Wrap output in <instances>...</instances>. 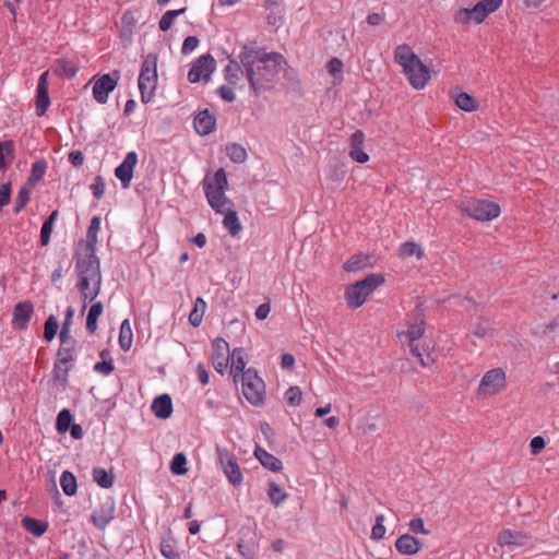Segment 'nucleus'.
<instances>
[{
  "mask_svg": "<svg viewBox=\"0 0 559 559\" xmlns=\"http://www.w3.org/2000/svg\"><path fill=\"white\" fill-rule=\"evenodd\" d=\"M399 255L403 259L415 255L418 260L423 259L425 255L424 249L420 245L408 241L404 242L399 249Z\"/></svg>",
  "mask_w": 559,
  "mask_h": 559,
  "instance_id": "nucleus-33",
  "label": "nucleus"
},
{
  "mask_svg": "<svg viewBox=\"0 0 559 559\" xmlns=\"http://www.w3.org/2000/svg\"><path fill=\"white\" fill-rule=\"evenodd\" d=\"M526 542V536L512 530H503L498 535L500 546H522Z\"/></svg>",
  "mask_w": 559,
  "mask_h": 559,
  "instance_id": "nucleus-25",
  "label": "nucleus"
},
{
  "mask_svg": "<svg viewBox=\"0 0 559 559\" xmlns=\"http://www.w3.org/2000/svg\"><path fill=\"white\" fill-rule=\"evenodd\" d=\"M394 61L402 67L409 85L423 90L430 80V70L407 44L399 45L394 50Z\"/></svg>",
  "mask_w": 559,
  "mask_h": 559,
  "instance_id": "nucleus-3",
  "label": "nucleus"
},
{
  "mask_svg": "<svg viewBox=\"0 0 559 559\" xmlns=\"http://www.w3.org/2000/svg\"><path fill=\"white\" fill-rule=\"evenodd\" d=\"M119 72L105 73L94 79L93 84V97L98 104H106L109 98V94L118 85Z\"/></svg>",
  "mask_w": 559,
  "mask_h": 559,
  "instance_id": "nucleus-12",
  "label": "nucleus"
},
{
  "mask_svg": "<svg viewBox=\"0 0 559 559\" xmlns=\"http://www.w3.org/2000/svg\"><path fill=\"white\" fill-rule=\"evenodd\" d=\"M394 546L401 555L412 556L418 554L424 544L411 534H403L395 540Z\"/></svg>",
  "mask_w": 559,
  "mask_h": 559,
  "instance_id": "nucleus-19",
  "label": "nucleus"
},
{
  "mask_svg": "<svg viewBox=\"0 0 559 559\" xmlns=\"http://www.w3.org/2000/svg\"><path fill=\"white\" fill-rule=\"evenodd\" d=\"M227 156L234 163H243L247 159V151L243 146L237 143H231L226 146Z\"/></svg>",
  "mask_w": 559,
  "mask_h": 559,
  "instance_id": "nucleus-40",
  "label": "nucleus"
},
{
  "mask_svg": "<svg viewBox=\"0 0 559 559\" xmlns=\"http://www.w3.org/2000/svg\"><path fill=\"white\" fill-rule=\"evenodd\" d=\"M503 3V0H481L473 8L460 9L454 14V21L459 24L474 22L480 24L490 13L496 12Z\"/></svg>",
  "mask_w": 559,
  "mask_h": 559,
  "instance_id": "nucleus-7",
  "label": "nucleus"
},
{
  "mask_svg": "<svg viewBox=\"0 0 559 559\" xmlns=\"http://www.w3.org/2000/svg\"><path fill=\"white\" fill-rule=\"evenodd\" d=\"M72 415L69 409L63 408L57 416L56 428L59 433H66L72 426Z\"/></svg>",
  "mask_w": 559,
  "mask_h": 559,
  "instance_id": "nucleus-41",
  "label": "nucleus"
},
{
  "mask_svg": "<svg viewBox=\"0 0 559 559\" xmlns=\"http://www.w3.org/2000/svg\"><path fill=\"white\" fill-rule=\"evenodd\" d=\"M424 325H425L424 316H423L421 311L416 310L407 323V329L405 331L399 333V337L402 341H403V338H405V342H407V345L411 348L412 355L417 357L424 367H427L430 364V357H429V355H427L425 358L423 353L420 352L418 345L416 344V341H418L424 335V332H425Z\"/></svg>",
  "mask_w": 559,
  "mask_h": 559,
  "instance_id": "nucleus-6",
  "label": "nucleus"
},
{
  "mask_svg": "<svg viewBox=\"0 0 559 559\" xmlns=\"http://www.w3.org/2000/svg\"><path fill=\"white\" fill-rule=\"evenodd\" d=\"M198 45L199 39L195 36H189L185 39L182 44L181 52L183 55H189L198 47Z\"/></svg>",
  "mask_w": 559,
  "mask_h": 559,
  "instance_id": "nucleus-56",
  "label": "nucleus"
},
{
  "mask_svg": "<svg viewBox=\"0 0 559 559\" xmlns=\"http://www.w3.org/2000/svg\"><path fill=\"white\" fill-rule=\"evenodd\" d=\"M507 388V373L506 371L498 367L492 368L484 373L481 377L478 386H477V395L483 399H488L495 395H498Z\"/></svg>",
  "mask_w": 559,
  "mask_h": 559,
  "instance_id": "nucleus-10",
  "label": "nucleus"
},
{
  "mask_svg": "<svg viewBox=\"0 0 559 559\" xmlns=\"http://www.w3.org/2000/svg\"><path fill=\"white\" fill-rule=\"evenodd\" d=\"M241 392L253 406L263 404L265 400V383L253 368H248L241 378Z\"/></svg>",
  "mask_w": 559,
  "mask_h": 559,
  "instance_id": "nucleus-8",
  "label": "nucleus"
},
{
  "mask_svg": "<svg viewBox=\"0 0 559 559\" xmlns=\"http://www.w3.org/2000/svg\"><path fill=\"white\" fill-rule=\"evenodd\" d=\"M473 334L480 338H486L492 336V329L490 328L488 322L484 324H479L473 331Z\"/></svg>",
  "mask_w": 559,
  "mask_h": 559,
  "instance_id": "nucleus-61",
  "label": "nucleus"
},
{
  "mask_svg": "<svg viewBox=\"0 0 559 559\" xmlns=\"http://www.w3.org/2000/svg\"><path fill=\"white\" fill-rule=\"evenodd\" d=\"M92 476L93 480L102 488L108 489L114 485V475L103 467H94Z\"/></svg>",
  "mask_w": 559,
  "mask_h": 559,
  "instance_id": "nucleus-32",
  "label": "nucleus"
},
{
  "mask_svg": "<svg viewBox=\"0 0 559 559\" xmlns=\"http://www.w3.org/2000/svg\"><path fill=\"white\" fill-rule=\"evenodd\" d=\"M218 94L225 102L231 103L236 99V93L233 88V85H222L218 88Z\"/></svg>",
  "mask_w": 559,
  "mask_h": 559,
  "instance_id": "nucleus-55",
  "label": "nucleus"
},
{
  "mask_svg": "<svg viewBox=\"0 0 559 559\" xmlns=\"http://www.w3.org/2000/svg\"><path fill=\"white\" fill-rule=\"evenodd\" d=\"M68 160L75 167H80L84 163V156L81 151H72L68 155Z\"/></svg>",
  "mask_w": 559,
  "mask_h": 559,
  "instance_id": "nucleus-62",
  "label": "nucleus"
},
{
  "mask_svg": "<svg viewBox=\"0 0 559 559\" xmlns=\"http://www.w3.org/2000/svg\"><path fill=\"white\" fill-rule=\"evenodd\" d=\"M459 209L463 214L480 222L492 221L501 213L500 206L497 203L480 199L463 201Z\"/></svg>",
  "mask_w": 559,
  "mask_h": 559,
  "instance_id": "nucleus-9",
  "label": "nucleus"
},
{
  "mask_svg": "<svg viewBox=\"0 0 559 559\" xmlns=\"http://www.w3.org/2000/svg\"><path fill=\"white\" fill-rule=\"evenodd\" d=\"M408 525H409V530L414 534H424V535L429 534V531H427L425 528V524H424V521L421 518H415V519L411 520Z\"/></svg>",
  "mask_w": 559,
  "mask_h": 559,
  "instance_id": "nucleus-54",
  "label": "nucleus"
},
{
  "mask_svg": "<svg viewBox=\"0 0 559 559\" xmlns=\"http://www.w3.org/2000/svg\"><path fill=\"white\" fill-rule=\"evenodd\" d=\"M357 429L362 435H369L378 430V425L376 424L374 418L371 415H365L358 419Z\"/></svg>",
  "mask_w": 559,
  "mask_h": 559,
  "instance_id": "nucleus-42",
  "label": "nucleus"
},
{
  "mask_svg": "<svg viewBox=\"0 0 559 559\" xmlns=\"http://www.w3.org/2000/svg\"><path fill=\"white\" fill-rule=\"evenodd\" d=\"M133 334L128 319L123 320L119 331V345L122 350L127 352L131 348Z\"/></svg>",
  "mask_w": 559,
  "mask_h": 559,
  "instance_id": "nucleus-31",
  "label": "nucleus"
},
{
  "mask_svg": "<svg viewBox=\"0 0 559 559\" xmlns=\"http://www.w3.org/2000/svg\"><path fill=\"white\" fill-rule=\"evenodd\" d=\"M267 496L275 508L288 498V493L275 483L269 485Z\"/></svg>",
  "mask_w": 559,
  "mask_h": 559,
  "instance_id": "nucleus-38",
  "label": "nucleus"
},
{
  "mask_svg": "<svg viewBox=\"0 0 559 559\" xmlns=\"http://www.w3.org/2000/svg\"><path fill=\"white\" fill-rule=\"evenodd\" d=\"M384 277L380 274H369L364 280L349 285L345 289V300L352 309L361 307L368 296L382 283Z\"/></svg>",
  "mask_w": 559,
  "mask_h": 559,
  "instance_id": "nucleus-5",
  "label": "nucleus"
},
{
  "mask_svg": "<svg viewBox=\"0 0 559 559\" xmlns=\"http://www.w3.org/2000/svg\"><path fill=\"white\" fill-rule=\"evenodd\" d=\"M229 344L223 337H216L212 342L211 360L214 369L224 374L229 364Z\"/></svg>",
  "mask_w": 559,
  "mask_h": 559,
  "instance_id": "nucleus-14",
  "label": "nucleus"
},
{
  "mask_svg": "<svg viewBox=\"0 0 559 559\" xmlns=\"http://www.w3.org/2000/svg\"><path fill=\"white\" fill-rule=\"evenodd\" d=\"M197 376H198L199 381L203 385L209 383V378H210L209 371L206 370L205 366L202 362L198 364V366H197Z\"/></svg>",
  "mask_w": 559,
  "mask_h": 559,
  "instance_id": "nucleus-64",
  "label": "nucleus"
},
{
  "mask_svg": "<svg viewBox=\"0 0 559 559\" xmlns=\"http://www.w3.org/2000/svg\"><path fill=\"white\" fill-rule=\"evenodd\" d=\"M206 309V302L203 300V298L198 297L194 307L189 313V322L193 326H199L203 320V316Z\"/></svg>",
  "mask_w": 559,
  "mask_h": 559,
  "instance_id": "nucleus-36",
  "label": "nucleus"
},
{
  "mask_svg": "<svg viewBox=\"0 0 559 559\" xmlns=\"http://www.w3.org/2000/svg\"><path fill=\"white\" fill-rule=\"evenodd\" d=\"M86 318V329L90 333L97 330V320L103 313L104 306L100 301H92Z\"/></svg>",
  "mask_w": 559,
  "mask_h": 559,
  "instance_id": "nucleus-29",
  "label": "nucleus"
},
{
  "mask_svg": "<svg viewBox=\"0 0 559 559\" xmlns=\"http://www.w3.org/2000/svg\"><path fill=\"white\" fill-rule=\"evenodd\" d=\"M454 100H455L456 106L464 111L471 112V111L476 110V108H477L476 100L474 99V97H472L467 93H464V92L459 93L455 96Z\"/></svg>",
  "mask_w": 559,
  "mask_h": 559,
  "instance_id": "nucleus-39",
  "label": "nucleus"
},
{
  "mask_svg": "<svg viewBox=\"0 0 559 559\" xmlns=\"http://www.w3.org/2000/svg\"><path fill=\"white\" fill-rule=\"evenodd\" d=\"M115 508L112 503H105L97 507L92 515V523L99 530H104L114 519Z\"/></svg>",
  "mask_w": 559,
  "mask_h": 559,
  "instance_id": "nucleus-21",
  "label": "nucleus"
},
{
  "mask_svg": "<svg viewBox=\"0 0 559 559\" xmlns=\"http://www.w3.org/2000/svg\"><path fill=\"white\" fill-rule=\"evenodd\" d=\"M36 114L41 117L46 114L50 106V98L48 94V71L40 74L36 90Z\"/></svg>",
  "mask_w": 559,
  "mask_h": 559,
  "instance_id": "nucleus-17",
  "label": "nucleus"
},
{
  "mask_svg": "<svg viewBox=\"0 0 559 559\" xmlns=\"http://www.w3.org/2000/svg\"><path fill=\"white\" fill-rule=\"evenodd\" d=\"M57 360L58 361H63L64 364H68L71 366V362L73 361V355H72V352L71 349H68V348H60L58 350V357H57Z\"/></svg>",
  "mask_w": 559,
  "mask_h": 559,
  "instance_id": "nucleus-63",
  "label": "nucleus"
},
{
  "mask_svg": "<svg viewBox=\"0 0 559 559\" xmlns=\"http://www.w3.org/2000/svg\"><path fill=\"white\" fill-rule=\"evenodd\" d=\"M246 360H245V352L242 348L237 347L230 354V369L229 373L234 379L235 383L239 382L241 374L246 372Z\"/></svg>",
  "mask_w": 559,
  "mask_h": 559,
  "instance_id": "nucleus-22",
  "label": "nucleus"
},
{
  "mask_svg": "<svg viewBox=\"0 0 559 559\" xmlns=\"http://www.w3.org/2000/svg\"><path fill=\"white\" fill-rule=\"evenodd\" d=\"M218 460L229 483L234 486L240 485L242 483V473L235 455L226 450L219 451Z\"/></svg>",
  "mask_w": 559,
  "mask_h": 559,
  "instance_id": "nucleus-15",
  "label": "nucleus"
},
{
  "mask_svg": "<svg viewBox=\"0 0 559 559\" xmlns=\"http://www.w3.org/2000/svg\"><path fill=\"white\" fill-rule=\"evenodd\" d=\"M70 368V365L56 360L53 366L55 379L64 381L68 377V371Z\"/></svg>",
  "mask_w": 559,
  "mask_h": 559,
  "instance_id": "nucleus-50",
  "label": "nucleus"
},
{
  "mask_svg": "<svg viewBox=\"0 0 559 559\" xmlns=\"http://www.w3.org/2000/svg\"><path fill=\"white\" fill-rule=\"evenodd\" d=\"M285 399L290 406H298L302 400V392L299 386H290L285 392Z\"/></svg>",
  "mask_w": 559,
  "mask_h": 559,
  "instance_id": "nucleus-47",
  "label": "nucleus"
},
{
  "mask_svg": "<svg viewBox=\"0 0 559 559\" xmlns=\"http://www.w3.org/2000/svg\"><path fill=\"white\" fill-rule=\"evenodd\" d=\"M546 442L542 436H536L531 440L530 448L533 455H538L545 448Z\"/></svg>",
  "mask_w": 559,
  "mask_h": 559,
  "instance_id": "nucleus-57",
  "label": "nucleus"
},
{
  "mask_svg": "<svg viewBox=\"0 0 559 559\" xmlns=\"http://www.w3.org/2000/svg\"><path fill=\"white\" fill-rule=\"evenodd\" d=\"M242 70L240 66L235 61L230 60L224 69V79L228 84L236 86L241 81Z\"/></svg>",
  "mask_w": 559,
  "mask_h": 559,
  "instance_id": "nucleus-30",
  "label": "nucleus"
},
{
  "mask_svg": "<svg viewBox=\"0 0 559 559\" xmlns=\"http://www.w3.org/2000/svg\"><path fill=\"white\" fill-rule=\"evenodd\" d=\"M222 214H224L223 225L229 231V234L233 237L239 235V233L242 229V226L237 215V212L233 207H229L226 212H223Z\"/></svg>",
  "mask_w": 559,
  "mask_h": 559,
  "instance_id": "nucleus-27",
  "label": "nucleus"
},
{
  "mask_svg": "<svg viewBox=\"0 0 559 559\" xmlns=\"http://www.w3.org/2000/svg\"><path fill=\"white\" fill-rule=\"evenodd\" d=\"M34 312L33 305L29 301L17 302L13 310L12 326L15 330H25Z\"/></svg>",
  "mask_w": 559,
  "mask_h": 559,
  "instance_id": "nucleus-18",
  "label": "nucleus"
},
{
  "mask_svg": "<svg viewBox=\"0 0 559 559\" xmlns=\"http://www.w3.org/2000/svg\"><path fill=\"white\" fill-rule=\"evenodd\" d=\"M255 456L260 461V463L267 469L272 472H278L282 469L283 464L280 459L275 457L273 454L267 451L257 448Z\"/></svg>",
  "mask_w": 559,
  "mask_h": 559,
  "instance_id": "nucleus-28",
  "label": "nucleus"
},
{
  "mask_svg": "<svg viewBox=\"0 0 559 559\" xmlns=\"http://www.w3.org/2000/svg\"><path fill=\"white\" fill-rule=\"evenodd\" d=\"M227 186V176L223 168L217 169L213 175H206L203 179V189L207 202L217 213L234 207L233 201L225 194Z\"/></svg>",
  "mask_w": 559,
  "mask_h": 559,
  "instance_id": "nucleus-4",
  "label": "nucleus"
},
{
  "mask_svg": "<svg viewBox=\"0 0 559 559\" xmlns=\"http://www.w3.org/2000/svg\"><path fill=\"white\" fill-rule=\"evenodd\" d=\"M343 62L338 58H332L328 62V71L331 75L336 76L337 74H341L343 71Z\"/></svg>",
  "mask_w": 559,
  "mask_h": 559,
  "instance_id": "nucleus-60",
  "label": "nucleus"
},
{
  "mask_svg": "<svg viewBox=\"0 0 559 559\" xmlns=\"http://www.w3.org/2000/svg\"><path fill=\"white\" fill-rule=\"evenodd\" d=\"M139 90L141 93V98L143 103H148L153 95L157 85V71H156V62L152 58H146L141 67L139 80H138Z\"/></svg>",
  "mask_w": 559,
  "mask_h": 559,
  "instance_id": "nucleus-11",
  "label": "nucleus"
},
{
  "mask_svg": "<svg viewBox=\"0 0 559 559\" xmlns=\"http://www.w3.org/2000/svg\"><path fill=\"white\" fill-rule=\"evenodd\" d=\"M91 190L96 199H100L105 193V182L102 177H96L94 182L91 185Z\"/></svg>",
  "mask_w": 559,
  "mask_h": 559,
  "instance_id": "nucleus-52",
  "label": "nucleus"
},
{
  "mask_svg": "<svg viewBox=\"0 0 559 559\" xmlns=\"http://www.w3.org/2000/svg\"><path fill=\"white\" fill-rule=\"evenodd\" d=\"M46 173V163L44 160L35 162L32 165V178L39 181Z\"/></svg>",
  "mask_w": 559,
  "mask_h": 559,
  "instance_id": "nucleus-51",
  "label": "nucleus"
},
{
  "mask_svg": "<svg viewBox=\"0 0 559 559\" xmlns=\"http://www.w3.org/2000/svg\"><path fill=\"white\" fill-rule=\"evenodd\" d=\"M75 286L83 297L82 312L100 293L103 277L96 253H79L75 261Z\"/></svg>",
  "mask_w": 559,
  "mask_h": 559,
  "instance_id": "nucleus-2",
  "label": "nucleus"
},
{
  "mask_svg": "<svg viewBox=\"0 0 559 559\" xmlns=\"http://www.w3.org/2000/svg\"><path fill=\"white\" fill-rule=\"evenodd\" d=\"M22 523L24 528L36 537L44 535L48 528L46 523L28 516L24 518Z\"/></svg>",
  "mask_w": 559,
  "mask_h": 559,
  "instance_id": "nucleus-37",
  "label": "nucleus"
},
{
  "mask_svg": "<svg viewBox=\"0 0 559 559\" xmlns=\"http://www.w3.org/2000/svg\"><path fill=\"white\" fill-rule=\"evenodd\" d=\"M52 226L53 224H51L50 222H44L40 229V243L43 246H47L49 243Z\"/></svg>",
  "mask_w": 559,
  "mask_h": 559,
  "instance_id": "nucleus-58",
  "label": "nucleus"
},
{
  "mask_svg": "<svg viewBox=\"0 0 559 559\" xmlns=\"http://www.w3.org/2000/svg\"><path fill=\"white\" fill-rule=\"evenodd\" d=\"M138 163V155L134 151L129 152L121 164L115 169L116 177L123 188H128L133 177V170Z\"/></svg>",
  "mask_w": 559,
  "mask_h": 559,
  "instance_id": "nucleus-16",
  "label": "nucleus"
},
{
  "mask_svg": "<svg viewBox=\"0 0 559 559\" xmlns=\"http://www.w3.org/2000/svg\"><path fill=\"white\" fill-rule=\"evenodd\" d=\"M367 262V257L364 254H355L349 258L343 265L346 272H357L361 270Z\"/></svg>",
  "mask_w": 559,
  "mask_h": 559,
  "instance_id": "nucleus-43",
  "label": "nucleus"
},
{
  "mask_svg": "<svg viewBox=\"0 0 559 559\" xmlns=\"http://www.w3.org/2000/svg\"><path fill=\"white\" fill-rule=\"evenodd\" d=\"M175 22V10L167 11L159 21V28L163 32L168 31Z\"/></svg>",
  "mask_w": 559,
  "mask_h": 559,
  "instance_id": "nucleus-53",
  "label": "nucleus"
},
{
  "mask_svg": "<svg viewBox=\"0 0 559 559\" xmlns=\"http://www.w3.org/2000/svg\"><path fill=\"white\" fill-rule=\"evenodd\" d=\"M151 408L157 418L166 419L170 417L173 413V402L170 395L163 394L157 396L153 401Z\"/></svg>",
  "mask_w": 559,
  "mask_h": 559,
  "instance_id": "nucleus-23",
  "label": "nucleus"
},
{
  "mask_svg": "<svg viewBox=\"0 0 559 559\" xmlns=\"http://www.w3.org/2000/svg\"><path fill=\"white\" fill-rule=\"evenodd\" d=\"M247 79L255 94L271 88L285 59L277 52H260L249 50L240 56Z\"/></svg>",
  "mask_w": 559,
  "mask_h": 559,
  "instance_id": "nucleus-1",
  "label": "nucleus"
},
{
  "mask_svg": "<svg viewBox=\"0 0 559 559\" xmlns=\"http://www.w3.org/2000/svg\"><path fill=\"white\" fill-rule=\"evenodd\" d=\"M11 200V185L3 183L0 187V207H3L10 203Z\"/></svg>",
  "mask_w": 559,
  "mask_h": 559,
  "instance_id": "nucleus-59",
  "label": "nucleus"
},
{
  "mask_svg": "<svg viewBox=\"0 0 559 559\" xmlns=\"http://www.w3.org/2000/svg\"><path fill=\"white\" fill-rule=\"evenodd\" d=\"M73 317H74V309L72 307H68L67 311H66L64 322L62 324L61 332H60V340L62 343H66V340L69 336L70 325L72 323Z\"/></svg>",
  "mask_w": 559,
  "mask_h": 559,
  "instance_id": "nucleus-48",
  "label": "nucleus"
},
{
  "mask_svg": "<svg viewBox=\"0 0 559 559\" xmlns=\"http://www.w3.org/2000/svg\"><path fill=\"white\" fill-rule=\"evenodd\" d=\"M384 515L379 514L376 518V523L371 528V539L373 540H380L384 537L386 533V528L384 526Z\"/></svg>",
  "mask_w": 559,
  "mask_h": 559,
  "instance_id": "nucleus-44",
  "label": "nucleus"
},
{
  "mask_svg": "<svg viewBox=\"0 0 559 559\" xmlns=\"http://www.w3.org/2000/svg\"><path fill=\"white\" fill-rule=\"evenodd\" d=\"M60 486L67 496H74L78 491L76 478L73 473L64 471L60 476Z\"/></svg>",
  "mask_w": 559,
  "mask_h": 559,
  "instance_id": "nucleus-35",
  "label": "nucleus"
},
{
  "mask_svg": "<svg viewBox=\"0 0 559 559\" xmlns=\"http://www.w3.org/2000/svg\"><path fill=\"white\" fill-rule=\"evenodd\" d=\"M58 322L53 316H50L45 322L44 337L50 342L57 334Z\"/></svg>",
  "mask_w": 559,
  "mask_h": 559,
  "instance_id": "nucleus-49",
  "label": "nucleus"
},
{
  "mask_svg": "<svg viewBox=\"0 0 559 559\" xmlns=\"http://www.w3.org/2000/svg\"><path fill=\"white\" fill-rule=\"evenodd\" d=\"M102 219L99 216H93L86 233V249L84 253H91L96 251L97 235L100 229Z\"/></svg>",
  "mask_w": 559,
  "mask_h": 559,
  "instance_id": "nucleus-24",
  "label": "nucleus"
},
{
  "mask_svg": "<svg viewBox=\"0 0 559 559\" xmlns=\"http://www.w3.org/2000/svg\"><path fill=\"white\" fill-rule=\"evenodd\" d=\"M14 158V144L12 141L0 142V171L4 170Z\"/></svg>",
  "mask_w": 559,
  "mask_h": 559,
  "instance_id": "nucleus-34",
  "label": "nucleus"
},
{
  "mask_svg": "<svg viewBox=\"0 0 559 559\" xmlns=\"http://www.w3.org/2000/svg\"><path fill=\"white\" fill-rule=\"evenodd\" d=\"M103 361H98L94 365V371L103 376H109L114 371V364L111 359H106V352L100 353Z\"/></svg>",
  "mask_w": 559,
  "mask_h": 559,
  "instance_id": "nucleus-45",
  "label": "nucleus"
},
{
  "mask_svg": "<svg viewBox=\"0 0 559 559\" xmlns=\"http://www.w3.org/2000/svg\"><path fill=\"white\" fill-rule=\"evenodd\" d=\"M160 551L168 559L175 558V546L173 543L170 531L168 532L167 536H164L162 538Z\"/></svg>",
  "mask_w": 559,
  "mask_h": 559,
  "instance_id": "nucleus-46",
  "label": "nucleus"
},
{
  "mask_svg": "<svg viewBox=\"0 0 559 559\" xmlns=\"http://www.w3.org/2000/svg\"><path fill=\"white\" fill-rule=\"evenodd\" d=\"M215 59L210 55L199 57L188 72V80L191 83H198L202 80L207 82L215 70Z\"/></svg>",
  "mask_w": 559,
  "mask_h": 559,
  "instance_id": "nucleus-13",
  "label": "nucleus"
},
{
  "mask_svg": "<svg viewBox=\"0 0 559 559\" xmlns=\"http://www.w3.org/2000/svg\"><path fill=\"white\" fill-rule=\"evenodd\" d=\"M350 150H349V157L359 163L364 164L369 160V155L362 150L364 141H365V134L362 131L357 130L350 135Z\"/></svg>",
  "mask_w": 559,
  "mask_h": 559,
  "instance_id": "nucleus-20",
  "label": "nucleus"
},
{
  "mask_svg": "<svg viewBox=\"0 0 559 559\" xmlns=\"http://www.w3.org/2000/svg\"><path fill=\"white\" fill-rule=\"evenodd\" d=\"M215 119L207 110L200 112L194 119L195 131L201 135H206L213 131Z\"/></svg>",
  "mask_w": 559,
  "mask_h": 559,
  "instance_id": "nucleus-26",
  "label": "nucleus"
}]
</instances>
